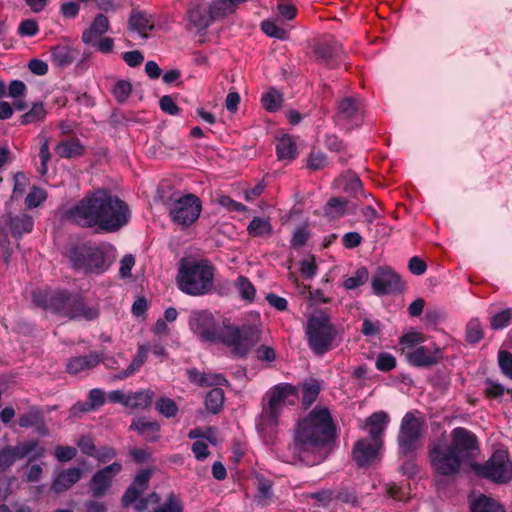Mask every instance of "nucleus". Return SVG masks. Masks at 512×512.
Returning a JSON list of instances; mask_svg holds the SVG:
<instances>
[{"instance_id": "338daca9", "label": "nucleus", "mask_w": 512, "mask_h": 512, "mask_svg": "<svg viewBox=\"0 0 512 512\" xmlns=\"http://www.w3.org/2000/svg\"><path fill=\"white\" fill-rule=\"evenodd\" d=\"M39 32L38 23L33 19H26L20 22L18 34L20 36H35Z\"/></svg>"}, {"instance_id": "4468645a", "label": "nucleus", "mask_w": 512, "mask_h": 512, "mask_svg": "<svg viewBox=\"0 0 512 512\" xmlns=\"http://www.w3.org/2000/svg\"><path fill=\"white\" fill-rule=\"evenodd\" d=\"M423 421L411 412H407L401 420L397 442L399 453L409 456L417 449V443L421 438Z\"/></svg>"}, {"instance_id": "9d476101", "label": "nucleus", "mask_w": 512, "mask_h": 512, "mask_svg": "<svg viewBox=\"0 0 512 512\" xmlns=\"http://www.w3.org/2000/svg\"><path fill=\"white\" fill-rule=\"evenodd\" d=\"M167 207L171 222L185 230L199 219L202 212V201L197 195L186 193L178 197H171Z\"/></svg>"}, {"instance_id": "3c124183", "label": "nucleus", "mask_w": 512, "mask_h": 512, "mask_svg": "<svg viewBox=\"0 0 512 512\" xmlns=\"http://www.w3.org/2000/svg\"><path fill=\"white\" fill-rule=\"evenodd\" d=\"M277 11L286 21L293 20L298 13V9L295 4L289 0H277Z\"/></svg>"}, {"instance_id": "9b49d317", "label": "nucleus", "mask_w": 512, "mask_h": 512, "mask_svg": "<svg viewBox=\"0 0 512 512\" xmlns=\"http://www.w3.org/2000/svg\"><path fill=\"white\" fill-rule=\"evenodd\" d=\"M76 299V293L67 289L54 291L35 290L32 292V302L35 306L54 314L69 318L73 309L72 300Z\"/></svg>"}, {"instance_id": "f8f14e48", "label": "nucleus", "mask_w": 512, "mask_h": 512, "mask_svg": "<svg viewBox=\"0 0 512 512\" xmlns=\"http://www.w3.org/2000/svg\"><path fill=\"white\" fill-rule=\"evenodd\" d=\"M333 121L336 126L343 128L346 132L361 127L364 122V110L361 100L352 96L338 100Z\"/></svg>"}, {"instance_id": "79ce46f5", "label": "nucleus", "mask_w": 512, "mask_h": 512, "mask_svg": "<svg viewBox=\"0 0 512 512\" xmlns=\"http://www.w3.org/2000/svg\"><path fill=\"white\" fill-rule=\"evenodd\" d=\"M369 279V271L365 266L359 267L355 273L343 281V286L347 290H353L365 284Z\"/></svg>"}, {"instance_id": "de8ad7c7", "label": "nucleus", "mask_w": 512, "mask_h": 512, "mask_svg": "<svg viewBox=\"0 0 512 512\" xmlns=\"http://www.w3.org/2000/svg\"><path fill=\"white\" fill-rule=\"evenodd\" d=\"M131 92L132 84L127 80H118L112 89L115 100L120 104L126 102Z\"/></svg>"}, {"instance_id": "8fccbe9b", "label": "nucleus", "mask_w": 512, "mask_h": 512, "mask_svg": "<svg viewBox=\"0 0 512 512\" xmlns=\"http://www.w3.org/2000/svg\"><path fill=\"white\" fill-rule=\"evenodd\" d=\"M47 198V193L44 189L33 186L25 198V205L28 209L36 208L42 204Z\"/></svg>"}, {"instance_id": "2eb2a0df", "label": "nucleus", "mask_w": 512, "mask_h": 512, "mask_svg": "<svg viewBox=\"0 0 512 512\" xmlns=\"http://www.w3.org/2000/svg\"><path fill=\"white\" fill-rule=\"evenodd\" d=\"M316 59L329 69H335L344 63L347 53L338 40L333 37L324 39L315 45Z\"/></svg>"}, {"instance_id": "5fc2aeb1", "label": "nucleus", "mask_w": 512, "mask_h": 512, "mask_svg": "<svg viewBox=\"0 0 512 512\" xmlns=\"http://www.w3.org/2000/svg\"><path fill=\"white\" fill-rule=\"evenodd\" d=\"M39 158H40V166L38 168V172L40 175H45L47 174V171H48V162L50 161L51 159V153H50V150H49V139L48 138H45L44 141L42 142L41 146H40V151H39Z\"/></svg>"}, {"instance_id": "bf43d9fd", "label": "nucleus", "mask_w": 512, "mask_h": 512, "mask_svg": "<svg viewBox=\"0 0 512 512\" xmlns=\"http://www.w3.org/2000/svg\"><path fill=\"white\" fill-rule=\"evenodd\" d=\"M77 446L79 447L82 454L93 457L96 455L97 447L94 440L89 435H82L78 441Z\"/></svg>"}, {"instance_id": "e2e57ef3", "label": "nucleus", "mask_w": 512, "mask_h": 512, "mask_svg": "<svg viewBox=\"0 0 512 512\" xmlns=\"http://www.w3.org/2000/svg\"><path fill=\"white\" fill-rule=\"evenodd\" d=\"M425 341L423 334L411 331L400 337V344L403 345L404 348H413L414 346L421 344Z\"/></svg>"}, {"instance_id": "7ed1b4c3", "label": "nucleus", "mask_w": 512, "mask_h": 512, "mask_svg": "<svg viewBox=\"0 0 512 512\" xmlns=\"http://www.w3.org/2000/svg\"><path fill=\"white\" fill-rule=\"evenodd\" d=\"M336 424L327 407L316 406L295 428L292 451L309 466L323 462L336 439Z\"/></svg>"}, {"instance_id": "c9c22d12", "label": "nucleus", "mask_w": 512, "mask_h": 512, "mask_svg": "<svg viewBox=\"0 0 512 512\" xmlns=\"http://www.w3.org/2000/svg\"><path fill=\"white\" fill-rule=\"evenodd\" d=\"M224 404V391L223 389L216 387L212 388L205 397V406L206 409L213 413L217 414L221 411Z\"/></svg>"}, {"instance_id": "423d86ee", "label": "nucleus", "mask_w": 512, "mask_h": 512, "mask_svg": "<svg viewBox=\"0 0 512 512\" xmlns=\"http://www.w3.org/2000/svg\"><path fill=\"white\" fill-rule=\"evenodd\" d=\"M289 397L298 398L297 388L288 383L277 384L262 399V411L256 418L257 431L271 436L279 422L281 411Z\"/></svg>"}, {"instance_id": "ddd939ff", "label": "nucleus", "mask_w": 512, "mask_h": 512, "mask_svg": "<svg viewBox=\"0 0 512 512\" xmlns=\"http://www.w3.org/2000/svg\"><path fill=\"white\" fill-rule=\"evenodd\" d=\"M371 288L378 297L399 295L406 290V282L391 266L381 265L372 274Z\"/></svg>"}, {"instance_id": "a19ab883", "label": "nucleus", "mask_w": 512, "mask_h": 512, "mask_svg": "<svg viewBox=\"0 0 512 512\" xmlns=\"http://www.w3.org/2000/svg\"><path fill=\"white\" fill-rule=\"evenodd\" d=\"M47 114L42 102L34 103L31 109L20 117V124L27 125L41 121Z\"/></svg>"}, {"instance_id": "a18cd8bd", "label": "nucleus", "mask_w": 512, "mask_h": 512, "mask_svg": "<svg viewBox=\"0 0 512 512\" xmlns=\"http://www.w3.org/2000/svg\"><path fill=\"white\" fill-rule=\"evenodd\" d=\"M236 287L242 299L248 302H252L254 300L256 289L247 277L239 276L236 280Z\"/></svg>"}, {"instance_id": "aec40b11", "label": "nucleus", "mask_w": 512, "mask_h": 512, "mask_svg": "<svg viewBox=\"0 0 512 512\" xmlns=\"http://www.w3.org/2000/svg\"><path fill=\"white\" fill-rule=\"evenodd\" d=\"M3 219L15 238H21L23 234L30 233L34 227L33 218L27 214L14 215L7 212Z\"/></svg>"}, {"instance_id": "72a5a7b5", "label": "nucleus", "mask_w": 512, "mask_h": 512, "mask_svg": "<svg viewBox=\"0 0 512 512\" xmlns=\"http://www.w3.org/2000/svg\"><path fill=\"white\" fill-rule=\"evenodd\" d=\"M471 512H505V509L493 498L480 495L471 503Z\"/></svg>"}, {"instance_id": "49530a36", "label": "nucleus", "mask_w": 512, "mask_h": 512, "mask_svg": "<svg viewBox=\"0 0 512 512\" xmlns=\"http://www.w3.org/2000/svg\"><path fill=\"white\" fill-rule=\"evenodd\" d=\"M43 420V413L39 408L33 407L27 413L19 416L18 424L20 427H34Z\"/></svg>"}, {"instance_id": "0e129e2a", "label": "nucleus", "mask_w": 512, "mask_h": 512, "mask_svg": "<svg viewBox=\"0 0 512 512\" xmlns=\"http://www.w3.org/2000/svg\"><path fill=\"white\" fill-rule=\"evenodd\" d=\"M335 500L343 503L355 504L357 503V494L353 488L342 487L334 491Z\"/></svg>"}, {"instance_id": "39448f33", "label": "nucleus", "mask_w": 512, "mask_h": 512, "mask_svg": "<svg viewBox=\"0 0 512 512\" xmlns=\"http://www.w3.org/2000/svg\"><path fill=\"white\" fill-rule=\"evenodd\" d=\"M214 266L208 260L182 259L179 263L176 284L180 291L190 296H204L212 292Z\"/></svg>"}, {"instance_id": "dca6fc26", "label": "nucleus", "mask_w": 512, "mask_h": 512, "mask_svg": "<svg viewBox=\"0 0 512 512\" xmlns=\"http://www.w3.org/2000/svg\"><path fill=\"white\" fill-rule=\"evenodd\" d=\"M410 365L418 368L432 367L443 359V350L435 343L416 347L406 355Z\"/></svg>"}, {"instance_id": "603ef678", "label": "nucleus", "mask_w": 512, "mask_h": 512, "mask_svg": "<svg viewBox=\"0 0 512 512\" xmlns=\"http://www.w3.org/2000/svg\"><path fill=\"white\" fill-rule=\"evenodd\" d=\"M327 165V157L324 152L312 150L307 158V168L317 171Z\"/></svg>"}, {"instance_id": "5701e85b", "label": "nucleus", "mask_w": 512, "mask_h": 512, "mask_svg": "<svg viewBox=\"0 0 512 512\" xmlns=\"http://www.w3.org/2000/svg\"><path fill=\"white\" fill-rule=\"evenodd\" d=\"M102 360V353L90 352L84 356H77L69 359L66 368L69 374L76 375L82 371L96 367Z\"/></svg>"}, {"instance_id": "37998d69", "label": "nucleus", "mask_w": 512, "mask_h": 512, "mask_svg": "<svg viewBox=\"0 0 512 512\" xmlns=\"http://www.w3.org/2000/svg\"><path fill=\"white\" fill-rule=\"evenodd\" d=\"M512 319V308L500 310L489 317L490 327L500 330L507 327Z\"/></svg>"}, {"instance_id": "ea45409f", "label": "nucleus", "mask_w": 512, "mask_h": 512, "mask_svg": "<svg viewBox=\"0 0 512 512\" xmlns=\"http://www.w3.org/2000/svg\"><path fill=\"white\" fill-rule=\"evenodd\" d=\"M283 101L282 94L275 88H270L261 96L263 108L269 112H276L280 109Z\"/></svg>"}, {"instance_id": "bb28decb", "label": "nucleus", "mask_w": 512, "mask_h": 512, "mask_svg": "<svg viewBox=\"0 0 512 512\" xmlns=\"http://www.w3.org/2000/svg\"><path fill=\"white\" fill-rule=\"evenodd\" d=\"M52 63L61 69L70 66L77 58L78 51L68 45H56L51 47Z\"/></svg>"}, {"instance_id": "6ab92c4d", "label": "nucleus", "mask_w": 512, "mask_h": 512, "mask_svg": "<svg viewBox=\"0 0 512 512\" xmlns=\"http://www.w3.org/2000/svg\"><path fill=\"white\" fill-rule=\"evenodd\" d=\"M390 422L389 415L384 411L372 413L365 422V426L369 430V439L383 444V436Z\"/></svg>"}, {"instance_id": "b1692460", "label": "nucleus", "mask_w": 512, "mask_h": 512, "mask_svg": "<svg viewBox=\"0 0 512 512\" xmlns=\"http://www.w3.org/2000/svg\"><path fill=\"white\" fill-rule=\"evenodd\" d=\"M160 424L157 421H149L145 417L133 419L130 429L136 431L147 442H155L160 438Z\"/></svg>"}, {"instance_id": "09e8293b", "label": "nucleus", "mask_w": 512, "mask_h": 512, "mask_svg": "<svg viewBox=\"0 0 512 512\" xmlns=\"http://www.w3.org/2000/svg\"><path fill=\"white\" fill-rule=\"evenodd\" d=\"M154 512H183V503L178 496L170 492L165 502L157 507Z\"/></svg>"}, {"instance_id": "c756f323", "label": "nucleus", "mask_w": 512, "mask_h": 512, "mask_svg": "<svg viewBox=\"0 0 512 512\" xmlns=\"http://www.w3.org/2000/svg\"><path fill=\"white\" fill-rule=\"evenodd\" d=\"M272 481L263 475H256L257 493L255 500L261 506H268L274 501V493L272 489Z\"/></svg>"}, {"instance_id": "a211bd4d", "label": "nucleus", "mask_w": 512, "mask_h": 512, "mask_svg": "<svg viewBox=\"0 0 512 512\" xmlns=\"http://www.w3.org/2000/svg\"><path fill=\"white\" fill-rule=\"evenodd\" d=\"M382 445L369 438L359 439L353 447V460L361 468L368 467L377 457Z\"/></svg>"}, {"instance_id": "412c9836", "label": "nucleus", "mask_w": 512, "mask_h": 512, "mask_svg": "<svg viewBox=\"0 0 512 512\" xmlns=\"http://www.w3.org/2000/svg\"><path fill=\"white\" fill-rule=\"evenodd\" d=\"M73 309L69 317L70 320L94 321L100 315L97 305L90 306L86 303L80 293H76V299L72 300Z\"/></svg>"}, {"instance_id": "473e14b6", "label": "nucleus", "mask_w": 512, "mask_h": 512, "mask_svg": "<svg viewBox=\"0 0 512 512\" xmlns=\"http://www.w3.org/2000/svg\"><path fill=\"white\" fill-rule=\"evenodd\" d=\"M188 379L201 387L211 386L214 384H221L222 382H226V379L221 375L209 376L205 373L200 372L196 368L189 369L187 371Z\"/></svg>"}, {"instance_id": "4d7b16f0", "label": "nucleus", "mask_w": 512, "mask_h": 512, "mask_svg": "<svg viewBox=\"0 0 512 512\" xmlns=\"http://www.w3.org/2000/svg\"><path fill=\"white\" fill-rule=\"evenodd\" d=\"M347 200L342 197H332L328 200L325 205L326 214H331L332 210H335V213L338 216H343L346 211Z\"/></svg>"}, {"instance_id": "cd10ccee", "label": "nucleus", "mask_w": 512, "mask_h": 512, "mask_svg": "<svg viewBox=\"0 0 512 512\" xmlns=\"http://www.w3.org/2000/svg\"><path fill=\"white\" fill-rule=\"evenodd\" d=\"M82 476L80 468L73 467L62 470L52 483V489L56 493L64 492L77 483Z\"/></svg>"}, {"instance_id": "f704fd0d", "label": "nucleus", "mask_w": 512, "mask_h": 512, "mask_svg": "<svg viewBox=\"0 0 512 512\" xmlns=\"http://www.w3.org/2000/svg\"><path fill=\"white\" fill-rule=\"evenodd\" d=\"M247 232L251 237H261L271 235L273 228L268 219L262 217H254L247 226Z\"/></svg>"}, {"instance_id": "a878e982", "label": "nucleus", "mask_w": 512, "mask_h": 512, "mask_svg": "<svg viewBox=\"0 0 512 512\" xmlns=\"http://www.w3.org/2000/svg\"><path fill=\"white\" fill-rule=\"evenodd\" d=\"M187 19L189 23L198 31L206 30L213 22V16L209 9L200 4L191 5L187 10Z\"/></svg>"}, {"instance_id": "774afa93", "label": "nucleus", "mask_w": 512, "mask_h": 512, "mask_svg": "<svg viewBox=\"0 0 512 512\" xmlns=\"http://www.w3.org/2000/svg\"><path fill=\"white\" fill-rule=\"evenodd\" d=\"M77 455V449L72 446L59 445L55 448V457L59 462H68Z\"/></svg>"}, {"instance_id": "4be33fe9", "label": "nucleus", "mask_w": 512, "mask_h": 512, "mask_svg": "<svg viewBox=\"0 0 512 512\" xmlns=\"http://www.w3.org/2000/svg\"><path fill=\"white\" fill-rule=\"evenodd\" d=\"M110 28L108 17L104 13H98L90 26L82 32L81 40L85 43H94L95 39L102 37Z\"/></svg>"}, {"instance_id": "6e6552de", "label": "nucleus", "mask_w": 512, "mask_h": 512, "mask_svg": "<svg viewBox=\"0 0 512 512\" xmlns=\"http://www.w3.org/2000/svg\"><path fill=\"white\" fill-rule=\"evenodd\" d=\"M305 336L309 349L316 356L335 349L341 342L338 330L325 313L311 315L306 322Z\"/></svg>"}, {"instance_id": "864d4df0", "label": "nucleus", "mask_w": 512, "mask_h": 512, "mask_svg": "<svg viewBox=\"0 0 512 512\" xmlns=\"http://www.w3.org/2000/svg\"><path fill=\"white\" fill-rule=\"evenodd\" d=\"M375 366L379 371L389 372L396 367V358L388 352L378 354Z\"/></svg>"}, {"instance_id": "4c0bfd02", "label": "nucleus", "mask_w": 512, "mask_h": 512, "mask_svg": "<svg viewBox=\"0 0 512 512\" xmlns=\"http://www.w3.org/2000/svg\"><path fill=\"white\" fill-rule=\"evenodd\" d=\"M261 31L268 37L275 38L278 40H287L289 33L277 25L275 19H265L260 23Z\"/></svg>"}, {"instance_id": "0eeeda50", "label": "nucleus", "mask_w": 512, "mask_h": 512, "mask_svg": "<svg viewBox=\"0 0 512 512\" xmlns=\"http://www.w3.org/2000/svg\"><path fill=\"white\" fill-rule=\"evenodd\" d=\"M66 257L74 271L84 274L100 275L106 272L111 265L103 248L90 241L70 244L66 251Z\"/></svg>"}, {"instance_id": "f257e3e1", "label": "nucleus", "mask_w": 512, "mask_h": 512, "mask_svg": "<svg viewBox=\"0 0 512 512\" xmlns=\"http://www.w3.org/2000/svg\"><path fill=\"white\" fill-rule=\"evenodd\" d=\"M73 224L99 233H116L127 226L132 218L126 201L109 189L98 188L87 192L65 213Z\"/></svg>"}, {"instance_id": "e433bc0d", "label": "nucleus", "mask_w": 512, "mask_h": 512, "mask_svg": "<svg viewBox=\"0 0 512 512\" xmlns=\"http://www.w3.org/2000/svg\"><path fill=\"white\" fill-rule=\"evenodd\" d=\"M321 391L320 383L316 379H310L302 385V404L308 408L314 403Z\"/></svg>"}, {"instance_id": "393cba45", "label": "nucleus", "mask_w": 512, "mask_h": 512, "mask_svg": "<svg viewBox=\"0 0 512 512\" xmlns=\"http://www.w3.org/2000/svg\"><path fill=\"white\" fill-rule=\"evenodd\" d=\"M129 29L137 31L143 38H148V32L154 29V18L151 14L143 11L131 12L128 21Z\"/></svg>"}, {"instance_id": "680f3d73", "label": "nucleus", "mask_w": 512, "mask_h": 512, "mask_svg": "<svg viewBox=\"0 0 512 512\" xmlns=\"http://www.w3.org/2000/svg\"><path fill=\"white\" fill-rule=\"evenodd\" d=\"M0 246L2 249L3 262L8 265L13 254V249L9 241L8 233L4 228H0Z\"/></svg>"}, {"instance_id": "f03ea898", "label": "nucleus", "mask_w": 512, "mask_h": 512, "mask_svg": "<svg viewBox=\"0 0 512 512\" xmlns=\"http://www.w3.org/2000/svg\"><path fill=\"white\" fill-rule=\"evenodd\" d=\"M189 329L202 343L221 344L230 349L232 357L244 359L260 341L261 331L252 324H234L231 318H215L208 309L193 310L188 318Z\"/></svg>"}, {"instance_id": "f3484780", "label": "nucleus", "mask_w": 512, "mask_h": 512, "mask_svg": "<svg viewBox=\"0 0 512 512\" xmlns=\"http://www.w3.org/2000/svg\"><path fill=\"white\" fill-rule=\"evenodd\" d=\"M122 471L120 462H113L96 471L91 478V490L95 498L103 497L112 484L113 478Z\"/></svg>"}, {"instance_id": "2f4dec72", "label": "nucleus", "mask_w": 512, "mask_h": 512, "mask_svg": "<svg viewBox=\"0 0 512 512\" xmlns=\"http://www.w3.org/2000/svg\"><path fill=\"white\" fill-rule=\"evenodd\" d=\"M276 154L279 160H294L298 156L294 139L289 135H283L276 144Z\"/></svg>"}, {"instance_id": "20e7f679", "label": "nucleus", "mask_w": 512, "mask_h": 512, "mask_svg": "<svg viewBox=\"0 0 512 512\" xmlns=\"http://www.w3.org/2000/svg\"><path fill=\"white\" fill-rule=\"evenodd\" d=\"M480 452L477 436L464 427L451 431L450 443H437L429 449V459L435 476L453 478L457 476L462 464L475 460Z\"/></svg>"}, {"instance_id": "69168bd1", "label": "nucleus", "mask_w": 512, "mask_h": 512, "mask_svg": "<svg viewBox=\"0 0 512 512\" xmlns=\"http://www.w3.org/2000/svg\"><path fill=\"white\" fill-rule=\"evenodd\" d=\"M228 5H230L228 0H213L209 6V12L210 15L213 16V21L227 15Z\"/></svg>"}, {"instance_id": "7c9ffc66", "label": "nucleus", "mask_w": 512, "mask_h": 512, "mask_svg": "<svg viewBox=\"0 0 512 512\" xmlns=\"http://www.w3.org/2000/svg\"><path fill=\"white\" fill-rule=\"evenodd\" d=\"M154 396L155 392L151 389L128 393V402L126 403V407L145 410L151 406Z\"/></svg>"}, {"instance_id": "c03bdc74", "label": "nucleus", "mask_w": 512, "mask_h": 512, "mask_svg": "<svg viewBox=\"0 0 512 512\" xmlns=\"http://www.w3.org/2000/svg\"><path fill=\"white\" fill-rule=\"evenodd\" d=\"M155 409L166 418L175 417L179 410L176 402L168 397H160L157 399Z\"/></svg>"}, {"instance_id": "58836bf2", "label": "nucleus", "mask_w": 512, "mask_h": 512, "mask_svg": "<svg viewBox=\"0 0 512 512\" xmlns=\"http://www.w3.org/2000/svg\"><path fill=\"white\" fill-rule=\"evenodd\" d=\"M484 338V329L478 318H472L466 325L465 340L471 345L478 344Z\"/></svg>"}, {"instance_id": "052dcab7", "label": "nucleus", "mask_w": 512, "mask_h": 512, "mask_svg": "<svg viewBox=\"0 0 512 512\" xmlns=\"http://www.w3.org/2000/svg\"><path fill=\"white\" fill-rule=\"evenodd\" d=\"M300 272L306 279H312L317 273V265L313 255L299 262Z\"/></svg>"}, {"instance_id": "1a4fd4ad", "label": "nucleus", "mask_w": 512, "mask_h": 512, "mask_svg": "<svg viewBox=\"0 0 512 512\" xmlns=\"http://www.w3.org/2000/svg\"><path fill=\"white\" fill-rule=\"evenodd\" d=\"M470 468L478 478L495 484H507L512 481V461L508 451L503 449L494 451L484 463L472 460Z\"/></svg>"}, {"instance_id": "6e6d98bb", "label": "nucleus", "mask_w": 512, "mask_h": 512, "mask_svg": "<svg viewBox=\"0 0 512 512\" xmlns=\"http://www.w3.org/2000/svg\"><path fill=\"white\" fill-rule=\"evenodd\" d=\"M152 474L153 470L150 468L140 470L134 477L131 485L144 492L149 486Z\"/></svg>"}, {"instance_id": "13d9d810", "label": "nucleus", "mask_w": 512, "mask_h": 512, "mask_svg": "<svg viewBox=\"0 0 512 512\" xmlns=\"http://www.w3.org/2000/svg\"><path fill=\"white\" fill-rule=\"evenodd\" d=\"M498 364L502 373L512 379V353L500 350L498 353Z\"/></svg>"}, {"instance_id": "c85d7f7f", "label": "nucleus", "mask_w": 512, "mask_h": 512, "mask_svg": "<svg viewBox=\"0 0 512 512\" xmlns=\"http://www.w3.org/2000/svg\"><path fill=\"white\" fill-rule=\"evenodd\" d=\"M85 148L78 138L60 141L55 147L56 154L61 158H76L84 154Z\"/></svg>"}]
</instances>
